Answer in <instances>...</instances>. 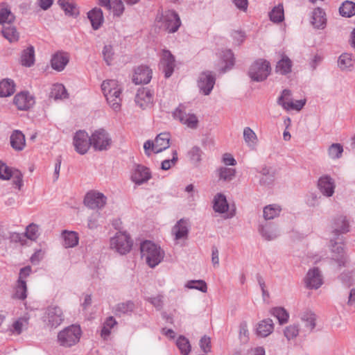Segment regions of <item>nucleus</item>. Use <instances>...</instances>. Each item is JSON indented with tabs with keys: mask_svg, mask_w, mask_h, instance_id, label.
Segmentation results:
<instances>
[{
	"mask_svg": "<svg viewBox=\"0 0 355 355\" xmlns=\"http://www.w3.org/2000/svg\"><path fill=\"white\" fill-rule=\"evenodd\" d=\"M330 243L331 259L334 260L340 268L346 266L348 261V257L345 250L344 243L335 241L333 239L330 241Z\"/></svg>",
	"mask_w": 355,
	"mask_h": 355,
	"instance_id": "10",
	"label": "nucleus"
},
{
	"mask_svg": "<svg viewBox=\"0 0 355 355\" xmlns=\"http://www.w3.org/2000/svg\"><path fill=\"white\" fill-rule=\"evenodd\" d=\"M270 19L274 23H280L284 19V8L282 4L275 6L269 12Z\"/></svg>",
	"mask_w": 355,
	"mask_h": 355,
	"instance_id": "47",
	"label": "nucleus"
},
{
	"mask_svg": "<svg viewBox=\"0 0 355 355\" xmlns=\"http://www.w3.org/2000/svg\"><path fill=\"white\" fill-rule=\"evenodd\" d=\"M116 324V321L112 316L108 317L103 323L101 335L104 339H106L111 333L112 328Z\"/></svg>",
	"mask_w": 355,
	"mask_h": 355,
	"instance_id": "51",
	"label": "nucleus"
},
{
	"mask_svg": "<svg viewBox=\"0 0 355 355\" xmlns=\"http://www.w3.org/2000/svg\"><path fill=\"white\" fill-rule=\"evenodd\" d=\"M173 115L175 119H178L188 128L191 129H196L198 128V119L195 114H187L178 107L174 112Z\"/></svg>",
	"mask_w": 355,
	"mask_h": 355,
	"instance_id": "17",
	"label": "nucleus"
},
{
	"mask_svg": "<svg viewBox=\"0 0 355 355\" xmlns=\"http://www.w3.org/2000/svg\"><path fill=\"white\" fill-rule=\"evenodd\" d=\"M291 60L288 56L282 55L281 60L277 63L276 71L282 75H286L291 71Z\"/></svg>",
	"mask_w": 355,
	"mask_h": 355,
	"instance_id": "35",
	"label": "nucleus"
},
{
	"mask_svg": "<svg viewBox=\"0 0 355 355\" xmlns=\"http://www.w3.org/2000/svg\"><path fill=\"white\" fill-rule=\"evenodd\" d=\"M13 103L18 110H28L35 105V101L28 92H21L15 96Z\"/></svg>",
	"mask_w": 355,
	"mask_h": 355,
	"instance_id": "13",
	"label": "nucleus"
},
{
	"mask_svg": "<svg viewBox=\"0 0 355 355\" xmlns=\"http://www.w3.org/2000/svg\"><path fill=\"white\" fill-rule=\"evenodd\" d=\"M339 12L344 17H351L355 15V3L345 1L340 6Z\"/></svg>",
	"mask_w": 355,
	"mask_h": 355,
	"instance_id": "44",
	"label": "nucleus"
},
{
	"mask_svg": "<svg viewBox=\"0 0 355 355\" xmlns=\"http://www.w3.org/2000/svg\"><path fill=\"white\" fill-rule=\"evenodd\" d=\"M177 347L182 355H189L191 352V345L184 336H180L176 341Z\"/></svg>",
	"mask_w": 355,
	"mask_h": 355,
	"instance_id": "52",
	"label": "nucleus"
},
{
	"mask_svg": "<svg viewBox=\"0 0 355 355\" xmlns=\"http://www.w3.org/2000/svg\"><path fill=\"white\" fill-rule=\"evenodd\" d=\"M270 71V63L266 60L259 59L251 65L249 76L252 80L261 82L267 78Z\"/></svg>",
	"mask_w": 355,
	"mask_h": 355,
	"instance_id": "7",
	"label": "nucleus"
},
{
	"mask_svg": "<svg viewBox=\"0 0 355 355\" xmlns=\"http://www.w3.org/2000/svg\"><path fill=\"white\" fill-rule=\"evenodd\" d=\"M274 330V323L270 318L260 321L257 326V334L265 338L269 336Z\"/></svg>",
	"mask_w": 355,
	"mask_h": 355,
	"instance_id": "28",
	"label": "nucleus"
},
{
	"mask_svg": "<svg viewBox=\"0 0 355 355\" xmlns=\"http://www.w3.org/2000/svg\"><path fill=\"white\" fill-rule=\"evenodd\" d=\"M285 337L291 340L296 338L299 334V328L297 325H289L286 327L284 331Z\"/></svg>",
	"mask_w": 355,
	"mask_h": 355,
	"instance_id": "57",
	"label": "nucleus"
},
{
	"mask_svg": "<svg viewBox=\"0 0 355 355\" xmlns=\"http://www.w3.org/2000/svg\"><path fill=\"white\" fill-rule=\"evenodd\" d=\"M215 85V77L210 71L203 72L200 75L198 86L205 95H209Z\"/></svg>",
	"mask_w": 355,
	"mask_h": 355,
	"instance_id": "16",
	"label": "nucleus"
},
{
	"mask_svg": "<svg viewBox=\"0 0 355 355\" xmlns=\"http://www.w3.org/2000/svg\"><path fill=\"white\" fill-rule=\"evenodd\" d=\"M28 320L29 318L26 316H23L18 318L16 321L13 322L10 330L13 334L19 335L23 330L26 329L28 328Z\"/></svg>",
	"mask_w": 355,
	"mask_h": 355,
	"instance_id": "42",
	"label": "nucleus"
},
{
	"mask_svg": "<svg viewBox=\"0 0 355 355\" xmlns=\"http://www.w3.org/2000/svg\"><path fill=\"white\" fill-rule=\"evenodd\" d=\"M257 173L259 174V183L261 185H269L275 180V171L269 166L263 165L257 168Z\"/></svg>",
	"mask_w": 355,
	"mask_h": 355,
	"instance_id": "23",
	"label": "nucleus"
},
{
	"mask_svg": "<svg viewBox=\"0 0 355 355\" xmlns=\"http://www.w3.org/2000/svg\"><path fill=\"white\" fill-rule=\"evenodd\" d=\"M152 78V71L147 66L138 67L133 75L132 80L136 85L147 84Z\"/></svg>",
	"mask_w": 355,
	"mask_h": 355,
	"instance_id": "20",
	"label": "nucleus"
},
{
	"mask_svg": "<svg viewBox=\"0 0 355 355\" xmlns=\"http://www.w3.org/2000/svg\"><path fill=\"white\" fill-rule=\"evenodd\" d=\"M150 178V171L145 166L137 164L132 172L131 180L136 184L141 185L146 182Z\"/></svg>",
	"mask_w": 355,
	"mask_h": 355,
	"instance_id": "15",
	"label": "nucleus"
},
{
	"mask_svg": "<svg viewBox=\"0 0 355 355\" xmlns=\"http://www.w3.org/2000/svg\"><path fill=\"white\" fill-rule=\"evenodd\" d=\"M259 232L266 241L274 240L279 236V231L277 227L270 223L259 225Z\"/></svg>",
	"mask_w": 355,
	"mask_h": 355,
	"instance_id": "25",
	"label": "nucleus"
},
{
	"mask_svg": "<svg viewBox=\"0 0 355 355\" xmlns=\"http://www.w3.org/2000/svg\"><path fill=\"white\" fill-rule=\"evenodd\" d=\"M202 152L198 146L193 147L189 152L190 159L195 164H198L201 160Z\"/></svg>",
	"mask_w": 355,
	"mask_h": 355,
	"instance_id": "58",
	"label": "nucleus"
},
{
	"mask_svg": "<svg viewBox=\"0 0 355 355\" xmlns=\"http://www.w3.org/2000/svg\"><path fill=\"white\" fill-rule=\"evenodd\" d=\"M213 209L216 212L224 214L227 211L229 205L226 197L222 193H217L213 200Z\"/></svg>",
	"mask_w": 355,
	"mask_h": 355,
	"instance_id": "31",
	"label": "nucleus"
},
{
	"mask_svg": "<svg viewBox=\"0 0 355 355\" xmlns=\"http://www.w3.org/2000/svg\"><path fill=\"white\" fill-rule=\"evenodd\" d=\"M64 239V246L65 248H73L78 243V234L75 232H69L64 230L62 232Z\"/></svg>",
	"mask_w": 355,
	"mask_h": 355,
	"instance_id": "38",
	"label": "nucleus"
},
{
	"mask_svg": "<svg viewBox=\"0 0 355 355\" xmlns=\"http://www.w3.org/2000/svg\"><path fill=\"white\" fill-rule=\"evenodd\" d=\"M243 139L247 145L253 148L256 146L258 139L255 132L249 127L243 129Z\"/></svg>",
	"mask_w": 355,
	"mask_h": 355,
	"instance_id": "48",
	"label": "nucleus"
},
{
	"mask_svg": "<svg viewBox=\"0 0 355 355\" xmlns=\"http://www.w3.org/2000/svg\"><path fill=\"white\" fill-rule=\"evenodd\" d=\"M10 145L15 150H22L26 146L24 135L19 130H14L10 135Z\"/></svg>",
	"mask_w": 355,
	"mask_h": 355,
	"instance_id": "29",
	"label": "nucleus"
},
{
	"mask_svg": "<svg viewBox=\"0 0 355 355\" xmlns=\"http://www.w3.org/2000/svg\"><path fill=\"white\" fill-rule=\"evenodd\" d=\"M135 304L132 301H127L125 302L119 303L114 309V313L116 315H121L131 313L135 309Z\"/></svg>",
	"mask_w": 355,
	"mask_h": 355,
	"instance_id": "43",
	"label": "nucleus"
},
{
	"mask_svg": "<svg viewBox=\"0 0 355 355\" xmlns=\"http://www.w3.org/2000/svg\"><path fill=\"white\" fill-rule=\"evenodd\" d=\"M136 104L142 110L150 107L153 102V93L148 88L138 89L135 96Z\"/></svg>",
	"mask_w": 355,
	"mask_h": 355,
	"instance_id": "14",
	"label": "nucleus"
},
{
	"mask_svg": "<svg viewBox=\"0 0 355 355\" xmlns=\"http://www.w3.org/2000/svg\"><path fill=\"white\" fill-rule=\"evenodd\" d=\"M141 257L145 259L150 268L157 266L164 257V252L161 248L150 241H145L141 243Z\"/></svg>",
	"mask_w": 355,
	"mask_h": 355,
	"instance_id": "2",
	"label": "nucleus"
},
{
	"mask_svg": "<svg viewBox=\"0 0 355 355\" xmlns=\"http://www.w3.org/2000/svg\"><path fill=\"white\" fill-rule=\"evenodd\" d=\"M189 225L188 220L182 218L177 222L172 229V233L176 240L186 239L188 237Z\"/></svg>",
	"mask_w": 355,
	"mask_h": 355,
	"instance_id": "24",
	"label": "nucleus"
},
{
	"mask_svg": "<svg viewBox=\"0 0 355 355\" xmlns=\"http://www.w3.org/2000/svg\"><path fill=\"white\" fill-rule=\"evenodd\" d=\"M315 315L311 311H305L301 315V320L304 322L306 331L311 332L315 327Z\"/></svg>",
	"mask_w": 355,
	"mask_h": 355,
	"instance_id": "37",
	"label": "nucleus"
},
{
	"mask_svg": "<svg viewBox=\"0 0 355 355\" xmlns=\"http://www.w3.org/2000/svg\"><path fill=\"white\" fill-rule=\"evenodd\" d=\"M42 320L46 327L52 329H56L64 320L62 309L56 305L48 306L42 316Z\"/></svg>",
	"mask_w": 355,
	"mask_h": 355,
	"instance_id": "4",
	"label": "nucleus"
},
{
	"mask_svg": "<svg viewBox=\"0 0 355 355\" xmlns=\"http://www.w3.org/2000/svg\"><path fill=\"white\" fill-rule=\"evenodd\" d=\"M239 338L243 343L248 341L249 331L246 322H242L239 325Z\"/></svg>",
	"mask_w": 355,
	"mask_h": 355,
	"instance_id": "60",
	"label": "nucleus"
},
{
	"mask_svg": "<svg viewBox=\"0 0 355 355\" xmlns=\"http://www.w3.org/2000/svg\"><path fill=\"white\" fill-rule=\"evenodd\" d=\"M333 232L338 236L349 231V224L346 216H340L334 220L332 224Z\"/></svg>",
	"mask_w": 355,
	"mask_h": 355,
	"instance_id": "27",
	"label": "nucleus"
},
{
	"mask_svg": "<svg viewBox=\"0 0 355 355\" xmlns=\"http://www.w3.org/2000/svg\"><path fill=\"white\" fill-rule=\"evenodd\" d=\"M73 140L76 151L80 155L85 154L89 147L92 146L90 137L85 130L77 131L73 136Z\"/></svg>",
	"mask_w": 355,
	"mask_h": 355,
	"instance_id": "12",
	"label": "nucleus"
},
{
	"mask_svg": "<svg viewBox=\"0 0 355 355\" xmlns=\"http://www.w3.org/2000/svg\"><path fill=\"white\" fill-rule=\"evenodd\" d=\"M132 246V241L125 232H118L110 239V247L121 254L129 252Z\"/></svg>",
	"mask_w": 355,
	"mask_h": 355,
	"instance_id": "6",
	"label": "nucleus"
},
{
	"mask_svg": "<svg viewBox=\"0 0 355 355\" xmlns=\"http://www.w3.org/2000/svg\"><path fill=\"white\" fill-rule=\"evenodd\" d=\"M82 330L79 325L71 324L60 331L57 336L60 346L69 348L76 345L80 339Z\"/></svg>",
	"mask_w": 355,
	"mask_h": 355,
	"instance_id": "3",
	"label": "nucleus"
},
{
	"mask_svg": "<svg viewBox=\"0 0 355 355\" xmlns=\"http://www.w3.org/2000/svg\"><path fill=\"white\" fill-rule=\"evenodd\" d=\"M306 286L309 288L317 289L323 283L322 277L318 268H313L308 271L304 279Z\"/></svg>",
	"mask_w": 355,
	"mask_h": 355,
	"instance_id": "19",
	"label": "nucleus"
},
{
	"mask_svg": "<svg viewBox=\"0 0 355 355\" xmlns=\"http://www.w3.org/2000/svg\"><path fill=\"white\" fill-rule=\"evenodd\" d=\"M50 96L55 100L64 99L68 98V94L63 85L57 83L53 85Z\"/></svg>",
	"mask_w": 355,
	"mask_h": 355,
	"instance_id": "41",
	"label": "nucleus"
},
{
	"mask_svg": "<svg viewBox=\"0 0 355 355\" xmlns=\"http://www.w3.org/2000/svg\"><path fill=\"white\" fill-rule=\"evenodd\" d=\"M311 24L314 28L318 29H323L326 26L327 19L326 14L321 8H316L312 12Z\"/></svg>",
	"mask_w": 355,
	"mask_h": 355,
	"instance_id": "26",
	"label": "nucleus"
},
{
	"mask_svg": "<svg viewBox=\"0 0 355 355\" xmlns=\"http://www.w3.org/2000/svg\"><path fill=\"white\" fill-rule=\"evenodd\" d=\"M306 103V100H297L291 103H283L284 109L286 110H301Z\"/></svg>",
	"mask_w": 355,
	"mask_h": 355,
	"instance_id": "56",
	"label": "nucleus"
},
{
	"mask_svg": "<svg viewBox=\"0 0 355 355\" xmlns=\"http://www.w3.org/2000/svg\"><path fill=\"white\" fill-rule=\"evenodd\" d=\"M2 34L3 37L7 39L9 42H16L19 39V33L17 29L12 25L2 26Z\"/></svg>",
	"mask_w": 355,
	"mask_h": 355,
	"instance_id": "49",
	"label": "nucleus"
},
{
	"mask_svg": "<svg viewBox=\"0 0 355 355\" xmlns=\"http://www.w3.org/2000/svg\"><path fill=\"white\" fill-rule=\"evenodd\" d=\"M69 61V55L64 51H58L52 55L51 60V67L57 71H62L64 70Z\"/></svg>",
	"mask_w": 355,
	"mask_h": 355,
	"instance_id": "22",
	"label": "nucleus"
},
{
	"mask_svg": "<svg viewBox=\"0 0 355 355\" xmlns=\"http://www.w3.org/2000/svg\"><path fill=\"white\" fill-rule=\"evenodd\" d=\"M15 92V85L11 79H3L0 81V97H8Z\"/></svg>",
	"mask_w": 355,
	"mask_h": 355,
	"instance_id": "33",
	"label": "nucleus"
},
{
	"mask_svg": "<svg viewBox=\"0 0 355 355\" xmlns=\"http://www.w3.org/2000/svg\"><path fill=\"white\" fill-rule=\"evenodd\" d=\"M15 168L8 166L5 163L0 161V178L2 180H9L11 178Z\"/></svg>",
	"mask_w": 355,
	"mask_h": 355,
	"instance_id": "54",
	"label": "nucleus"
},
{
	"mask_svg": "<svg viewBox=\"0 0 355 355\" xmlns=\"http://www.w3.org/2000/svg\"><path fill=\"white\" fill-rule=\"evenodd\" d=\"M171 136L168 132H164L159 134L154 141L147 140L144 144L146 155H150V150L155 153H159L167 149L170 146Z\"/></svg>",
	"mask_w": 355,
	"mask_h": 355,
	"instance_id": "5",
	"label": "nucleus"
},
{
	"mask_svg": "<svg viewBox=\"0 0 355 355\" xmlns=\"http://www.w3.org/2000/svg\"><path fill=\"white\" fill-rule=\"evenodd\" d=\"M343 152V146L340 144H333L328 149V154L332 159L340 158Z\"/></svg>",
	"mask_w": 355,
	"mask_h": 355,
	"instance_id": "55",
	"label": "nucleus"
},
{
	"mask_svg": "<svg viewBox=\"0 0 355 355\" xmlns=\"http://www.w3.org/2000/svg\"><path fill=\"white\" fill-rule=\"evenodd\" d=\"M355 60L352 55L347 53H342L338 59V66L341 71H352L354 68Z\"/></svg>",
	"mask_w": 355,
	"mask_h": 355,
	"instance_id": "32",
	"label": "nucleus"
},
{
	"mask_svg": "<svg viewBox=\"0 0 355 355\" xmlns=\"http://www.w3.org/2000/svg\"><path fill=\"white\" fill-rule=\"evenodd\" d=\"M14 14L8 8H0V24L2 26L12 25L15 21Z\"/></svg>",
	"mask_w": 355,
	"mask_h": 355,
	"instance_id": "36",
	"label": "nucleus"
},
{
	"mask_svg": "<svg viewBox=\"0 0 355 355\" xmlns=\"http://www.w3.org/2000/svg\"><path fill=\"white\" fill-rule=\"evenodd\" d=\"M58 3L66 15L70 16H77L78 15V9L72 2V0H58Z\"/></svg>",
	"mask_w": 355,
	"mask_h": 355,
	"instance_id": "39",
	"label": "nucleus"
},
{
	"mask_svg": "<svg viewBox=\"0 0 355 355\" xmlns=\"http://www.w3.org/2000/svg\"><path fill=\"white\" fill-rule=\"evenodd\" d=\"M13 298L24 300L27 297V286L26 281L17 280Z\"/></svg>",
	"mask_w": 355,
	"mask_h": 355,
	"instance_id": "45",
	"label": "nucleus"
},
{
	"mask_svg": "<svg viewBox=\"0 0 355 355\" xmlns=\"http://www.w3.org/2000/svg\"><path fill=\"white\" fill-rule=\"evenodd\" d=\"M101 89L110 106L118 112L121 109L122 87L116 80H106L101 84Z\"/></svg>",
	"mask_w": 355,
	"mask_h": 355,
	"instance_id": "1",
	"label": "nucleus"
},
{
	"mask_svg": "<svg viewBox=\"0 0 355 355\" xmlns=\"http://www.w3.org/2000/svg\"><path fill=\"white\" fill-rule=\"evenodd\" d=\"M175 58L168 50L162 51L160 64L166 78L171 76L175 68Z\"/></svg>",
	"mask_w": 355,
	"mask_h": 355,
	"instance_id": "18",
	"label": "nucleus"
},
{
	"mask_svg": "<svg viewBox=\"0 0 355 355\" xmlns=\"http://www.w3.org/2000/svg\"><path fill=\"white\" fill-rule=\"evenodd\" d=\"M282 211L279 205L272 204L263 208V216L266 220H272L278 216Z\"/></svg>",
	"mask_w": 355,
	"mask_h": 355,
	"instance_id": "40",
	"label": "nucleus"
},
{
	"mask_svg": "<svg viewBox=\"0 0 355 355\" xmlns=\"http://www.w3.org/2000/svg\"><path fill=\"white\" fill-rule=\"evenodd\" d=\"M112 9L113 10L114 15L120 17L124 11V6L121 0H115L112 2Z\"/></svg>",
	"mask_w": 355,
	"mask_h": 355,
	"instance_id": "63",
	"label": "nucleus"
},
{
	"mask_svg": "<svg viewBox=\"0 0 355 355\" xmlns=\"http://www.w3.org/2000/svg\"><path fill=\"white\" fill-rule=\"evenodd\" d=\"M13 178V184H15L18 189H21L23 186V175L22 173L17 169L14 171V173H12V177Z\"/></svg>",
	"mask_w": 355,
	"mask_h": 355,
	"instance_id": "64",
	"label": "nucleus"
},
{
	"mask_svg": "<svg viewBox=\"0 0 355 355\" xmlns=\"http://www.w3.org/2000/svg\"><path fill=\"white\" fill-rule=\"evenodd\" d=\"M107 202V197L97 191H90L84 198V204L92 209H100L104 207Z\"/></svg>",
	"mask_w": 355,
	"mask_h": 355,
	"instance_id": "11",
	"label": "nucleus"
},
{
	"mask_svg": "<svg viewBox=\"0 0 355 355\" xmlns=\"http://www.w3.org/2000/svg\"><path fill=\"white\" fill-rule=\"evenodd\" d=\"M21 64L26 67H31L35 62V51L33 46L25 49L21 55Z\"/></svg>",
	"mask_w": 355,
	"mask_h": 355,
	"instance_id": "46",
	"label": "nucleus"
},
{
	"mask_svg": "<svg viewBox=\"0 0 355 355\" xmlns=\"http://www.w3.org/2000/svg\"><path fill=\"white\" fill-rule=\"evenodd\" d=\"M103 59L107 65H110L114 56L113 48L111 45H105L103 49Z\"/></svg>",
	"mask_w": 355,
	"mask_h": 355,
	"instance_id": "59",
	"label": "nucleus"
},
{
	"mask_svg": "<svg viewBox=\"0 0 355 355\" xmlns=\"http://www.w3.org/2000/svg\"><path fill=\"white\" fill-rule=\"evenodd\" d=\"M270 313L277 318L279 324H283L288 322L289 315L282 307H275L270 310Z\"/></svg>",
	"mask_w": 355,
	"mask_h": 355,
	"instance_id": "50",
	"label": "nucleus"
},
{
	"mask_svg": "<svg viewBox=\"0 0 355 355\" xmlns=\"http://www.w3.org/2000/svg\"><path fill=\"white\" fill-rule=\"evenodd\" d=\"M335 182L329 175H323L318 182V187L320 191L327 197L333 196L335 189Z\"/></svg>",
	"mask_w": 355,
	"mask_h": 355,
	"instance_id": "21",
	"label": "nucleus"
},
{
	"mask_svg": "<svg viewBox=\"0 0 355 355\" xmlns=\"http://www.w3.org/2000/svg\"><path fill=\"white\" fill-rule=\"evenodd\" d=\"M178 159V153L176 150H173V157L171 159L164 160L162 162L161 168L164 171L168 170L172 166H174L176 164Z\"/></svg>",
	"mask_w": 355,
	"mask_h": 355,
	"instance_id": "61",
	"label": "nucleus"
},
{
	"mask_svg": "<svg viewBox=\"0 0 355 355\" xmlns=\"http://www.w3.org/2000/svg\"><path fill=\"white\" fill-rule=\"evenodd\" d=\"M162 26L166 31L174 33L182 24L179 15L174 10H168L162 15Z\"/></svg>",
	"mask_w": 355,
	"mask_h": 355,
	"instance_id": "9",
	"label": "nucleus"
},
{
	"mask_svg": "<svg viewBox=\"0 0 355 355\" xmlns=\"http://www.w3.org/2000/svg\"><path fill=\"white\" fill-rule=\"evenodd\" d=\"M87 17L91 21L92 28L98 30L103 22V12L101 8H94L87 13Z\"/></svg>",
	"mask_w": 355,
	"mask_h": 355,
	"instance_id": "30",
	"label": "nucleus"
},
{
	"mask_svg": "<svg viewBox=\"0 0 355 355\" xmlns=\"http://www.w3.org/2000/svg\"><path fill=\"white\" fill-rule=\"evenodd\" d=\"M216 175L219 181L229 182L232 181L236 175V170L226 166H221L216 170Z\"/></svg>",
	"mask_w": 355,
	"mask_h": 355,
	"instance_id": "34",
	"label": "nucleus"
},
{
	"mask_svg": "<svg viewBox=\"0 0 355 355\" xmlns=\"http://www.w3.org/2000/svg\"><path fill=\"white\" fill-rule=\"evenodd\" d=\"M292 93L291 91L287 89H285L282 91V95L277 99L278 105H281L284 108L283 103H291L292 101H291Z\"/></svg>",
	"mask_w": 355,
	"mask_h": 355,
	"instance_id": "62",
	"label": "nucleus"
},
{
	"mask_svg": "<svg viewBox=\"0 0 355 355\" xmlns=\"http://www.w3.org/2000/svg\"><path fill=\"white\" fill-rule=\"evenodd\" d=\"M185 286L189 289H196L202 293L207 291V286L203 280H190L187 282Z\"/></svg>",
	"mask_w": 355,
	"mask_h": 355,
	"instance_id": "53",
	"label": "nucleus"
},
{
	"mask_svg": "<svg viewBox=\"0 0 355 355\" xmlns=\"http://www.w3.org/2000/svg\"><path fill=\"white\" fill-rule=\"evenodd\" d=\"M92 146L95 150H107L112 144V139L109 133L104 129L95 130L90 137Z\"/></svg>",
	"mask_w": 355,
	"mask_h": 355,
	"instance_id": "8",
	"label": "nucleus"
}]
</instances>
